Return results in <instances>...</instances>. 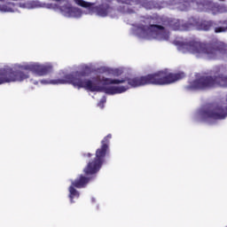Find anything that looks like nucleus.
<instances>
[{
	"mask_svg": "<svg viewBox=\"0 0 227 227\" xmlns=\"http://www.w3.org/2000/svg\"><path fill=\"white\" fill-rule=\"evenodd\" d=\"M179 52L183 54H193L196 58H202L204 59H226L227 48L224 43H221L223 48L215 49L208 44L203 43L192 41L190 43L176 42Z\"/></svg>",
	"mask_w": 227,
	"mask_h": 227,
	"instance_id": "obj_4",
	"label": "nucleus"
},
{
	"mask_svg": "<svg viewBox=\"0 0 227 227\" xmlns=\"http://www.w3.org/2000/svg\"><path fill=\"white\" fill-rule=\"evenodd\" d=\"M34 84H38V82H34Z\"/></svg>",
	"mask_w": 227,
	"mask_h": 227,
	"instance_id": "obj_20",
	"label": "nucleus"
},
{
	"mask_svg": "<svg viewBox=\"0 0 227 227\" xmlns=\"http://www.w3.org/2000/svg\"><path fill=\"white\" fill-rule=\"evenodd\" d=\"M87 156H88V157H91V153H88Z\"/></svg>",
	"mask_w": 227,
	"mask_h": 227,
	"instance_id": "obj_18",
	"label": "nucleus"
},
{
	"mask_svg": "<svg viewBox=\"0 0 227 227\" xmlns=\"http://www.w3.org/2000/svg\"><path fill=\"white\" fill-rule=\"evenodd\" d=\"M180 10H182L183 12L187 10V7H181Z\"/></svg>",
	"mask_w": 227,
	"mask_h": 227,
	"instance_id": "obj_17",
	"label": "nucleus"
},
{
	"mask_svg": "<svg viewBox=\"0 0 227 227\" xmlns=\"http://www.w3.org/2000/svg\"><path fill=\"white\" fill-rule=\"evenodd\" d=\"M60 78L43 79L41 84H71L76 90L87 91H102L106 95H121L135 88V77L122 76L123 68L102 67L101 73L92 79H84L79 72L67 74V70L59 73Z\"/></svg>",
	"mask_w": 227,
	"mask_h": 227,
	"instance_id": "obj_1",
	"label": "nucleus"
},
{
	"mask_svg": "<svg viewBox=\"0 0 227 227\" xmlns=\"http://www.w3.org/2000/svg\"><path fill=\"white\" fill-rule=\"evenodd\" d=\"M132 33L138 38L145 40H169V32L162 26L154 25L152 19L146 18L135 25L132 28Z\"/></svg>",
	"mask_w": 227,
	"mask_h": 227,
	"instance_id": "obj_6",
	"label": "nucleus"
},
{
	"mask_svg": "<svg viewBox=\"0 0 227 227\" xmlns=\"http://www.w3.org/2000/svg\"><path fill=\"white\" fill-rule=\"evenodd\" d=\"M119 8L117 9L118 12H121V13H133L134 11H132L131 6L132 4H129V0H116Z\"/></svg>",
	"mask_w": 227,
	"mask_h": 227,
	"instance_id": "obj_10",
	"label": "nucleus"
},
{
	"mask_svg": "<svg viewBox=\"0 0 227 227\" xmlns=\"http://www.w3.org/2000/svg\"><path fill=\"white\" fill-rule=\"evenodd\" d=\"M202 29H204V31H208V29H210V22H207L206 27H204Z\"/></svg>",
	"mask_w": 227,
	"mask_h": 227,
	"instance_id": "obj_16",
	"label": "nucleus"
},
{
	"mask_svg": "<svg viewBox=\"0 0 227 227\" xmlns=\"http://www.w3.org/2000/svg\"><path fill=\"white\" fill-rule=\"evenodd\" d=\"M227 31V20L223 22V27H218L215 28V33H224Z\"/></svg>",
	"mask_w": 227,
	"mask_h": 227,
	"instance_id": "obj_12",
	"label": "nucleus"
},
{
	"mask_svg": "<svg viewBox=\"0 0 227 227\" xmlns=\"http://www.w3.org/2000/svg\"><path fill=\"white\" fill-rule=\"evenodd\" d=\"M170 27L174 29V31H187V29H189V27L184 25V21L180 20H172L170 22Z\"/></svg>",
	"mask_w": 227,
	"mask_h": 227,
	"instance_id": "obj_11",
	"label": "nucleus"
},
{
	"mask_svg": "<svg viewBox=\"0 0 227 227\" xmlns=\"http://www.w3.org/2000/svg\"><path fill=\"white\" fill-rule=\"evenodd\" d=\"M212 12L215 15V13H223V12H226V9H224V7L217 5L212 9Z\"/></svg>",
	"mask_w": 227,
	"mask_h": 227,
	"instance_id": "obj_13",
	"label": "nucleus"
},
{
	"mask_svg": "<svg viewBox=\"0 0 227 227\" xmlns=\"http://www.w3.org/2000/svg\"><path fill=\"white\" fill-rule=\"evenodd\" d=\"M112 137L113 135L108 134L103 138L100 147L96 150L95 159L90 160L83 170L85 175H95V173L100 171V168L104 164V159L109 153V141H111Z\"/></svg>",
	"mask_w": 227,
	"mask_h": 227,
	"instance_id": "obj_8",
	"label": "nucleus"
},
{
	"mask_svg": "<svg viewBox=\"0 0 227 227\" xmlns=\"http://www.w3.org/2000/svg\"><path fill=\"white\" fill-rule=\"evenodd\" d=\"M90 182V179L81 176L79 178H77L74 182L72 183V185L69 187V199L71 203H74V200L79 199V192L75 190L76 187L77 189H82V187H84L86 184Z\"/></svg>",
	"mask_w": 227,
	"mask_h": 227,
	"instance_id": "obj_9",
	"label": "nucleus"
},
{
	"mask_svg": "<svg viewBox=\"0 0 227 227\" xmlns=\"http://www.w3.org/2000/svg\"><path fill=\"white\" fill-rule=\"evenodd\" d=\"M81 68H82V70H84V72H86V71H88V70H90L91 66L87 65V64H82V65L81 66Z\"/></svg>",
	"mask_w": 227,
	"mask_h": 227,
	"instance_id": "obj_15",
	"label": "nucleus"
},
{
	"mask_svg": "<svg viewBox=\"0 0 227 227\" xmlns=\"http://www.w3.org/2000/svg\"><path fill=\"white\" fill-rule=\"evenodd\" d=\"M106 101H107V98H106V97H103L99 101V103L98 104V107H100L101 109H104V104H106Z\"/></svg>",
	"mask_w": 227,
	"mask_h": 227,
	"instance_id": "obj_14",
	"label": "nucleus"
},
{
	"mask_svg": "<svg viewBox=\"0 0 227 227\" xmlns=\"http://www.w3.org/2000/svg\"><path fill=\"white\" fill-rule=\"evenodd\" d=\"M75 4L78 6H82V8H85L83 11L74 6L67 5L64 7V10L69 8V10H73V13L76 16H64L67 19H81L83 15H97L98 17H114V10L109 6L107 4H103L101 5H95V4H91L90 2H86L84 0H74Z\"/></svg>",
	"mask_w": 227,
	"mask_h": 227,
	"instance_id": "obj_7",
	"label": "nucleus"
},
{
	"mask_svg": "<svg viewBox=\"0 0 227 227\" xmlns=\"http://www.w3.org/2000/svg\"><path fill=\"white\" fill-rule=\"evenodd\" d=\"M91 201H95V198H92V199H91Z\"/></svg>",
	"mask_w": 227,
	"mask_h": 227,
	"instance_id": "obj_21",
	"label": "nucleus"
},
{
	"mask_svg": "<svg viewBox=\"0 0 227 227\" xmlns=\"http://www.w3.org/2000/svg\"><path fill=\"white\" fill-rule=\"evenodd\" d=\"M14 70L16 71H13ZM29 72L43 77L52 72V64L45 63L41 64L40 62H23L16 63L13 67L5 66L0 68V86L1 84H6L10 82H24L29 79Z\"/></svg>",
	"mask_w": 227,
	"mask_h": 227,
	"instance_id": "obj_2",
	"label": "nucleus"
},
{
	"mask_svg": "<svg viewBox=\"0 0 227 227\" xmlns=\"http://www.w3.org/2000/svg\"><path fill=\"white\" fill-rule=\"evenodd\" d=\"M187 4H189L188 3H185V4H184V6H187Z\"/></svg>",
	"mask_w": 227,
	"mask_h": 227,
	"instance_id": "obj_19",
	"label": "nucleus"
},
{
	"mask_svg": "<svg viewBox=\"0 0 227 227\" xmlns=\"http://www.w3.org/2000/svg\"><path fill=\"white\" fill-rule=\"evenodd\" d=\"M19 8L23 10H35V8H45L46 10H53L57 13H60L63 17H77L74 13V10L70 8L63 9L56 4H47L39 0H0L1 13H17Z\"/></svg>",
	"mask_w": 227,
	"mask_h": 227,
	"instance_id": "obj_3",
	"label": "nucleus"
},
{
	"mask_svg": "<svg viewBox=\"0 0 227 227\" xmlns=\"http://www.w3.org/2000/svg\"><path fill=\"white\" fill-rule=\"evenodd\" d=\"M212 75H197L189 82L188 90H212V88H226L227 75L224 67H216L212 70Z\"/></svg>",
	"mask_w": 227,
	"mask_h": 227,
	"instance_id": "obj_5",
	"label": "nucleus"
}]
</instances>
